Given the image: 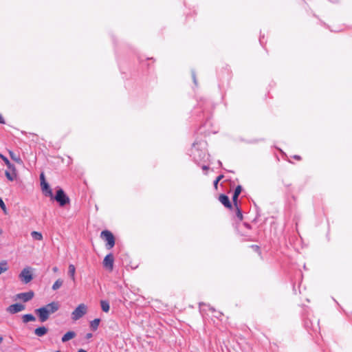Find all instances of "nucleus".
I'll list each match as a JSON object with an SVG mask.
<instances>
[{"label": "nucleus", "instance_id": "nucleus-32", "mask_svg": "<svg viewBox=\"0 0 352 352\" xmlns=\"http://www.w3.org/2000/svg\"><path fill=\"white\" fill-rule=\"evenodd\" d=\"M192 78L195 84H197V79L195 73H192Z\"/></svg>", "mask_w": 352, "mask_h": 352}, {"label": "nucleus", "instance_id": "nucleus-26", "mask_svg": "<svg viewBox=\"0 0 352 352\" xmlns=\"http://www.w3.org/2000/svg\"><path fill=\"white\" fill-rule=\"evenodd\" d=\"M236 210H237V212H236V216H237V217H238L240 220H241V219H243V214H242V212H241V210L239 209V208L238 207V206H236Z\"/></svg>", "mask_w": 352, "mask_h": 352}, {"label": "nucleus", "instance_id": "nucleus-31", "mask_svg": "<svg viewBox=\"0 0 352 352\" xmlns=\"http://www.w3.org/2000/svg\"><path fill=\"white\" fill-rule=\"evenodd\" d=\"M87 339H90L91 338H92V333H89L86 335V337H85Z\"/></svg>", "mask_w": 352, "mask_h": 352}, {"label": "nucleus", "instance_id": "nucleus-22", "mask_svg": "<svg viewBox=\"0 0 352 352\" xmlns=\"http://www.w3.org/2000/svg\"><path fill=\"white\" fill-rule=\"evenodd\" d=\"M63 281L61 279H58L56 280V282L52 285V289L53 290H57L62 285H63Z\"/></svg>", "mask_w": 352, "mask_h": 352}, {"label": "nucleus", "instance_id": "nucleus-16", "mask_svg": "<svg viewBox=\"0 0 352 352\" xmlns=\"http://www.w3.org/2000/svg\"><path fill=\"white\" fill-rule=\"evenodd\" d=\"M5 175L8 180L13 181L16 177V174L14 173V170H6Z\"/></svg>", "mask_w": 352, "mask_h": 352}, {"label": "nucleus", "instance_id": "nucleus-13", "mask_svg": "<svg viewBox=\"0 0 352 352\" xmlns=\"http://www.w3.org/2000/svg\"><path fill=\"white\" fill-rule=\"evenodd\" d=\"M47 331L48 329L45 327H40L35 329L34 333L38 337H42L45 336L47 333Z\"/></svg>", "mask_w": 352, "mask_h": 352}, {"label": "nucleus", "instance_id": "nucleus-1", "mask_svg": "<svg viewBox=\"0 0 352 352\" xmlns=\"http://www.w3.org/2000/svg\"><path fill=\"white\" fill-rule=\"evenodd\" d=\"M100 237L107 242L106 247L111 250L115 245V238L113 234L109 230H103L100 234Z\"/></svg>", "mask_w": 352, "mask_h": 352}, {"label": "nucleus", "instance_id": "nucleus-34", "mask_svg": "<svg viewBox=\"0 0 352 352\" xmlns=\"http://www.w3.org/2000/svg\"><path fill=\"white\" fill-rule=\"evenodd\" d=\"M78 352H87L86 350L80 349L78 351Z\"/></svg>", "mask_w": 352, "mask_h": 352}, {"label": "nucleus", "instance_id": "nucleus-24", "mask_svg": "<svg viewBox=\"0 0 352 352\" xmlns=\"http://www.w3.org/2000/svg\"><path fill=\"white\" fill-rule=\"evenodd\" d=\"M223 178V175H219L216 178V179L214 182V187L215 188V189H217L218 183H219V181L221 180Z\"/></svg>", "mask_w": 352, "mask_h": 352}, {"label": "nucleus", "instance_id": "nucleus-5", "mask_svg": "<svg viewBox=\"0 0 352 352\" xmlns=\"http://www.w3.org/2000/svg\"><path fill=\"white\" fill-rule=\"evenodd\" d=\"M25 309V305L20 304V303H16V304H13V305H10L9 307H8L6 308V311L11 314H16V313L23 311Z\"/></svg>", "mask_w": 352, "mask_h": 352}, {"label": "nucleus", "instance_id": "nucleus-17", "mask_svg": "<svg viewBox=\"0 0 352 352\" xmlns=\"http://www.w3.org/2000/svg\"><path fill=\"white\" fill-rule=\"evenodd\" d=\"M36 318L32 314H25L22 316V320L24 323H27L30 321H34Z\"/></svg>", "mask_w": 352, "mask_h": 352}, {"label": "nucleus", "instance_id": "nucleus-28", "mask_svg": "<svg viewBox=\"0 0 352 352\" xmlns=\"http://www.w3.org/2000/svg\"><path fill=\"white\" fill-rule=\"evenodd\" d=\"M40 180H41V185L44 183H46L45 175L43 173H41L40 175Z\"/></svg>", "mask_w": 352, "mask_h": 352}, {"label": "nucleus", "instance_id": "nucleus-30", "mask_svg": "<svg viewBox=\"0 0 352 352\" xmlns=\"http://www.w3.org/2000/svg\"><path fill=\"white\" fill-rule=\"evenodd\" d=\"M4 123H5L4 119L3 118L2 116L0 114V124H4Z\"/></svg>", "mask_w": 352, "mask_h": 352}, {"label": "nucleus", "instance_id": "nucleus-23", "mask_svg": "<svg viewBox=\"0 0 352 352\" xmlns=\"http://www.w3.org/2000/svg\"><path fill=\"white\" fill-rule=\"evenodd\" d=\"M9 154H10V157L13 160L16 161L18 163H21L22 162L21 158L19 156H16L14 152L9 151Z\"/></svg>", "mask_w": 352, "mask_h": 352}, {"label": "nucleus", "instance_id": "nucleus-12", "mask_svg": "<svg viewBox=\"0 0 352 352\" xmlns=\"http://www.w3.org/2000/svg\"><path fill=\"white\" fill-rule=\"evenodd\" d=\"M76 334L74 331H69L67 332L61 338L63 342H66L76 337Z\"/></svg>", "mask_w": 352, "mask_h": 352}, {"label": "nucleus", "instance_id": "nucleus-39", "mask_svg": "<svg viewBox=\"0 0 352 352\" xmlns=\"http://www.w3.org/2000/svg\"><path fill=\"white\" fill-rule=\"evenodd\" d=\"M56 352H60V351H57Z\"/></svg>", "mask_w": 352, "mask_h": 352}, {"label": "nucleus", "instance_id": "nucleus-27", "mask_svg": "<svg viewBox=\"0 0 352 352\" xmlns=\"http://www.w3.org/2000/svg\"><path fill=\"white\" fill-rule=\"evenodd\" d=\"M0 207L6 212V204H4L3 201L2 200V199L1 197H0Z\"/></svg>", "mask_w": 352, "mask_h": 352}, {"label": "nucleus", "instance_id": "nucleus-14", "mask_svg": "<svg viewBox=\"0 0 352 352\" xmlns=\"http://www.w3.org/2000/svg\"><path fill=\"white\" fill-rule=\"evenodd\" d=\"M76 267L73 264H70L68 267V275L74 281L75 280Z\"/></svg>", "mask_w": 352, "mask_h": 352}, {"label": "nucleus", "instance_id": "nucleus-7", "mask_svg": "<svg viewBox=\"0 0 352 352\" xmlns=\"http://www.w3.org/2000/svg\"><path fill=\"white\" fill-rule=\"evenodd\" d=\"M34 294L32 291L28 292L19 293L16 295V298L24 302H28L33 298Z\"/></svg>", "mask_w": 352, "mask_h": 352}, {"label": "nucleus", "instance_id": "nucleus-29", "mask_svg": "<svg viewBox=\"0 0 352 352\" xmlns=\"http://www.w3.org/2000/svg\"><path fill=\"white\" fill-rule=\"evenodd\" d=\"M238 195H233V197H232V200H233V202H234V204L235 206H237V199H238Z\"/></svg>", "mask_w": 352, "mask_h": 352}, {"label": "nucleus", "instance_id": "nucleus-36", "mask_svg": "<svg viewBox=\"0 0 352 352\" xmlns=\"http://www.w3.org/2000/svg\"><path fill=\"white\" fill-rule=\"evenodd\" d=\"M203 169H204V170H207V169H208V167H207L206 166H203Z\"/></svg>", "mask_w": 352, "mask_h": 352}, {"label": "nucleus", "instance_id": "nucleus-19", "mask_svg": "<svg viewBox=\"0 0 352 352\" xmlns=\"http://www.w3.org/2000/svg\"><path fill=\"white\" fill-rule=\"evenodd\" d=\"M100 322V320L99 318H96L94 320H92L90 322V327H91V329L93 331H96L98 329V326H99Z\"/></svg>", "mask_w": 352, "mask_h": 352}, {"label": "nucleus", "instance_id": "nucleus-9", "mask_svg": "<svg viewBox=\"0 0 352 352\" xmlns=\"http://www.w3.org/2000/svg\"><path fill=\"white\" fill-rule=\"evenodd\" d=\"M50 315L55 313L59 309V304L57 302H52L43 307Z\"/></svg>", "mask_w": 352, "mask_h": 352}, {"label": "nucleus", "instance_id": "nucleus-3", "mask_svg": "<svg viewBox=\"0 0 352 352\" xmlns=\"http://www.w3.org/2000/svg\"><path fill=\"white\" fill-rule=\"evenodd\" d=\"M87 311V306L82 303L80 304L72 313V318L74 320H78L86 314Z\"/></svg>", "mask_w": 352, "mask_h": 352}, {"label": "nucleus", "instance_id": "nucleus-6", "mask_svg": "<svg viewBox=\"0 0 352 352\" xmlns=\"http://www.w3.org/2000/svg\"><path fill=\"white\" fill-rule=\"evenodd\" d=\"M36 314H38L39 320L41 322H44L48 320L50 317V314L47 313V311L43 307L36 309L35 310Z\"/></svg>", "mask_w": 352, "mask_h": 352}, {"label": "nucleus", "instance_id": "nucleus-20", "mask_svg": "<svg viewBox=\"0 0 352 352\" xmlns=\"http://www.w3.org/2000/svg\"><path fill=\"white\" fill-rule=\"evenodd\" d=\"M8 270V263L6 261H3L0 263V274L6 272Z\"/></svg>", "mask_w": 352, "mask_h": 352}, {"label": "nucleus", "instance_id": "nucleus-2", "mask_svg": "<svg viewBox=\"0 0 352 352\" xmlns=\"http://www.w3.org/2000/svg\"><path fill=\"white\" fill-rule=\"evenodd\" d=\"M53 198L59 204L60 206L63 207L69 203V198L66 195L63 189L59 188L56 191L55 197Z\"/></svg>", "mask_w": 352, "mask_h": 352}, {"label": "nucleus", "instance_id": "nucleus-37", "mask_svg": "<svg viewBox=\"0 0 352 352\" xmlns=\"http://www.w3.org/2000/svg\"><path fill=\"white\" fill-rule=\"evenodd\" d=\"M3 341V338L1 336H0V344Z\"/></svg>", "mask_w": 352, "mask_h": 352}, {"label": "nucleus", "instance_id": "nucleus-25", "mask_svg": "<svg viewBox=\"0 0 352 352\" xmlns=\"http://www.w3.org/2000/svg\"><path fill=\"white\" fill-rule=\"evenodd\" d=\"M241 190H242L241 186H237L234 190V194L239 196L240 195V193L241 192Z\"/></svg>", "mask_w": 352, "mask_h": 352}, {"label": "nucleus", "instance_id": "nucleus-11", "mask_svg": "<svg viewBox=\"0 0 352 352\" xmlns=\"http://www.w3.org/2000/svg\"><path fill=\"white\" fill-rule=\"evenodd\" d=\"M42 190L45 192L46 196H49L51 198H53L52 190L50 188L49 184L46 182L41 185Z\"/></svg>", "mask_w": 352, "mask_h": 352}, {"label": "nucleus", "instance_id": "nucleus-8", "mask_svg": "<svg viewBox=\"0 0 352 352\" xmlns=\"http://www.w3.org/2000/svg\"><path fill=\"white\" fill-rule=\"evenodd\" d=\"M113 256L112 254H107L103 261L104 267L109 268L110 270H113Z\"/></svg>", "mask_w": 352, "mask_h": 352}, {"label": "nucleus", "instance_id": "nucleus-18", "mask_svg": "<svg viewBox=\"0 0 352 352\" xmlns=\"http://www.w3.org/2000/svg\"><path fill=\"white\" fill-rule=\"evenodd\" d=\"M100 305L102 310L104 312H108L110 309L109 303L107 300H101L100 301Z\"/></svg>", "mask_w": 352, "mask_h": 352}, {"label": "nucleus", "instance_id": "nucleus-10", "mask_svg": "<svg viewBox=\"0 0 352 352\" xmlns=\"http://www.w3.org/2000/svg\"><path fill=\"white\" fill-rule=\"evenodd\" d=\"M219 201L226 208H231L232 204L228 197L226 195H221L219 197Z\"/></svg>", "mask_w": 352, "mask_h": 352}, {"label": "nucleus", "instance_id": "nucleus-33", "mask_svg": "<svg viewBox=\"0 0 352 352\" xmlns=\"http://www.w3.org/2000/svg\"><path fill=\"white\" fill-rule=\"evenodd\" d=\"M52 270H53V271L54 272H56L58 271V267H54Z\"/></svg>", "mask_w": 352, "mask_h": 352}, {"label": "nucleus", "instance_id": "nucleus-15", "mask_svg": "<svg viewBox=\"0 0 352 352\" xmlns=\"http://www.w3.org/2000/svg\"><path fill=\"white\" fill-rule=\"evenodd\" d=\"M0 157L3 160L5 164L7 165L8 169L15 170L14 166L10 163V162L6 157L3 156V155H0Z\"/></svg>", "mask_w": 352, "mask_h": 352}, {"label": "nucleus", "instance_id": "nucleus-38", "mask_svg": "<svg viewBox=\"0 0 352 352\" xmlns=\"http://www.w3.org/2000/svg\"><path fill=\"white\" fill-rule=\"evenodd\" d=\"M2 233V230L0 228V234Z\"/></svg>", "mask_w": 352, "mask_h": 352}, {"label": "nucleus", "instance_id": "nucleus-21", "mask_svg": "<svg viewBox=\"0 0 352 352\" xmlns=\"http://www.w3.org/2000/svg\"><path fill=\"white\" fill-rule=\"evenodd\" d=\"M31 236L34 240L41 241L43 239L42 234L36 231L32 232Z\"/></svg>", "mask_w": 352, "mask_h": 352}, {"label": "nucleus", "instance_id": "nucleus-4", "mask_svg": "<svg viewBox=\"0 0 352 352\" xmlns=\"http://www.w3.org/2000/svg\"><path fill=\"white\" fill-rule=\"evenodd\" d=\"M20 280L25 284L30 283L32 279L33 276L30 267L24 268L19 276Z\"/></svg>", "mask_w": 352, "mask_h": 352}, {"label": "nucleus", "instance_id": "nucleus-35", "mask_svg": "<svg viewBox=\"0 0 352 352\" xmlns=\"http://www.w3.org/2000/svg\"><path fill=\"white\" fill-rule=\"evenodd\" d=\"M294 157L296 160H300V157L299 155H295Z\"/></svg>", "mask_w": 352, "mask_h": 352}]
</instances>
